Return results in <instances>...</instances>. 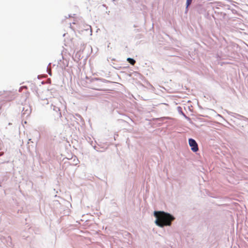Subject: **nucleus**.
Returning a JSON list of instances; mask_svg holds the SVG:
<instances>
[{
    "label": "nucleus",
    "mask_w": 248,
    "mask_h": 248,
    "mask_svg": "<svg viewBox=\"0 0 248 248\" xmlns=\"http://www.w3.org/2000/svg\"><path fill=\"white\" fill-rule=\"evenodd\" d=\"M154 216L155 217V224L160 227L170 226L175 217L169 213L163 211H155Z\"/></svg>",
    "instance_id": "f257e3e1"
},
{
    "label": "nucleus",
    "mask_w": 248,
    "mask_h": 248,
    "mask_svg": "<svg viewBox=\"0 0 248 248\" xmlns=\"http://www.w3.org/2000/svg\"><path fill=\"white\" fill-rule=\"evenodd\" d=\"M188 143L190 146L191 147V150L194 152H196L198 151V146L196 141L192 139H189L188 140Z\"/></svg>",
    "instance_id": "7ed1b4c3"
},
{
    "label": "nucleus",
    "mask_w": 248,
    "mask_h": 248,
    "mask_svg": "<svg viewBox=\"0 0 248 248\" xmlns=\"http://www.w3.org/2000/svg\"><path fill=\"white\" fill-rule=\"evenodd\" d=\"M127 61L132 65H134L136 63V61L132 58H128L127 59Z\"/></svg>",
    "instance_id": "20e7f679"
},
{
    "label": "nucleus",
    "mask_w": 248,
    "mask_h": 248,
    "mask_svg": "<svg viewBox=\"0 0 248 248\" xmlns=\"http://www.w3.org/2000/svg\"><path fill=\"white\" fill-rule=\"evenodd\" d=\"M192 0H186V8H188L189 5L191 3Z\"/></svg>",
    "instance_id": "39448f33"
},
{
    "label": "nucleus",
    "mask_w": 248,
    "mask_h": 248,
    "mask_svg": "<svg viewBox=\"0 0 248 248\" xmlns=\"http://www.w3.org/2000/svg\"><path fill=\"white\" fill-rule=\"evenodd\" d=\"M52 115L55 120H58L60 119L62 115L60 108L56 106H54Z\"/></svg>",
    "instance_id": "f03ea898"
}]
</instances>
